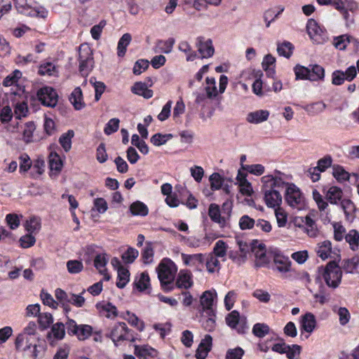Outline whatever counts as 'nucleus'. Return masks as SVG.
<instances>
[{
    "mask_svg": "<svg viewBox=\"0 0 359 359\" xmlns=\"http://www.w3.org/2000/svg\"><path fill=\"white\" fill-rule=\"evenodd\" d=\"M67 268L70 273H79L83 270V266L81 261L74 259L67 261Z\"/></svg>",
    "mask_w": 359,
    "mask_h": 359,
    "instance_id": "e2e57ef3",
    "label": "nucleus"
},
{
    "mask_svg": "<svg viewBox=\"0 0 359 359\" xmlns=\"http://www.w3.org/2000/svg\"><path fill=\"white\" fill-rule=\"evenodd\" d=\"M238 224L241 230H249L255 225V220L248 215H244L240 218Z\"/></svg>",
    "mask_w": 359,
    "mask_h": 359,
    "instance_id": "4d7b16f0",
    "label": "nucleus"
},
{
    "mask_svg": "<svg viewBox=\"0 0 359 359\" xmlns=\"http://www.w3.org/2000/svg\"><path fill=\"white\" fill-rule=\"evenodd\" d=\"M57 340H62L65 336V325L61 322H57L52 325L50 332L47 334V338L49 339L52 337Z\"/></svg>",
    "mask_w": 359,
    "mask_h": 359,
    "instance_id": "393cba45",
    "label": "nucleus"
},
{
    "mask_svg": "<svg viewBox=\"0 0 359 359\" xmlns=\"http://www.w3.org/2000/svg\"><path fill=\"white\" fill-rule=\"evenodd\" d=\"M119 316L127 320L131 326L135 327L140 332H142L144 330V323L140 320L135 313L127 311L125 313H121Z\"/></svg>",
    "mask_w": 359,
    "mask_h": 359,
    "instance_id": "a211bd4d",
    "label": "nucleus"
},
{
    "mask_svg": "<svg viewBox=\"0 0 359 359\" xmlns=\"http://www.w3.org/2000/svg\"><path fill=\"white\" fill-rule=\"evenodd\" d=\"M176 287L180 289L187 290L192 287L194 283L192 280V274L187 270H180L177 279H176Z\"/></svg>",
    "mask_w": 359,
    "mask_h": 359,
    "instance_id": "4468645a",
    "label": "nucleus"
},
{
    "mask_svg": "<svg viewBox=\"0 0 359 359\" xmlns=\"http://www.w3.org/2000/svg\"><path fill=\"white\" fill-rule=\"evenodd\" d=\"M332 158L330 155H326L323 158H320L317 162V166L313 168L314 170H318L320 172H324L328 168L332 166Z\"/></svg>",
    "mask_w": 359,
    "mask_h": 359,
    "instance_id": "de8ad7c7",
    "label": "nucleus"
},
{
    "mask_svg": "<svg viewBox=\"0 0 359 359\" xmlns=\"http://www.w3.org/2000/svg\"><path fill=\"white\" fill-rule=\"evenodd\" d=\"M205 264L208 271L212 273L215 271V268L219 266V261L217 257L212 254H208L205 256Z\"/></svg>",
    "mask_w": 359,
    "mask_h": 359,
    "instance_id": "09e8293b",
    "label": "nucleus"
},
{
    "mask_svg": "<svg viewBox=\"0 0 359 359\" xmlns=\"http://www.w3.org/2000/svg\"><path fill=\"white\" fill-rule=\"evenodd\" d=\"M353 38L347 34L340 35L334 39V46L336 48L342 50L346 49L347 44L351 42Z\"/></svg>",
    "mask_w": 359,
    "mask_h": 359,
    "instance_id": "37998d69",
    "label": "nucleus"
},
{
    "mask_svg": "<svg viewBox=\"0 0 359 359\" xmlns=\"http://www.w3.org/2000/svg\"><path fill=\"white\" fill-rule=\"evenodd\" d=\"M225 178L218 172H213L209 177L212 191L219 190L224 185Z\"/></svg>",
    "mask_w": 359,
    "mask_h": 359,
    "instance_id": "f704fd0d",
    "label": "nucleus"
},
{
    "mask_svg": "<svg viewBox=\"0 0 359 359\" xmlns=\"http://www.w3.org/2000/svg\"><path fill=\"white\" fill-rule=\"evenodd\" d=\"M131 92L135 95L142 96L145 99H149L153 96V90L149 89L145 83L135 82L131 88Z\"/></svg>",
    "mask_w": 359,
    "mask_h": 359,
    "instance_id": "412c9836",
    "label": "nucleus"
},
{
    "mask_svg": "<svg viewBox=\"0 0 359 359\" xmlns=\"http://www.w3.org/2000/svg\"><path fill=\"white\" fill-rule=\"evenodd\" d=\"M346 241L349 244L350 248L355 251L359 247V232L355 229H351L345 236Z\"/></svg>",
    "mask_w": 359,
    "mask_h": 359,
    "instance_id": "c756f323",
    "label": "nucleus"
},
{
    "mask_svg": "<svg viewBox=\"0 0 359 359\" xmlns=\"http://www.w3.org/2000/svg\"><path fill=\"white\" fill-rule=\"evenodd\" d=\"M294 49L293 44L289 41H285L283 43H278L277 44V52L280 56H283L289 59Z\"/></svg>",
    "mask_w": 359,
    "mask_h": 359,
    "instance_id": "cd10ccee",
    "label": "nucleus"
},
{
    "mask_svg": "<svg viewBox=\"0 0 359 359\" xmlns=\"http://www.w3.org/2000/svg\"><path fill=\"white\" fill-rule=\"evenodd\" d=\"M208 215L211 220L224 227L226 225V218L221 216L219 206L215 203H211L208 209Z\"/></svg>",
    "mask_w": 359,
    "mask_h": 359,
    "instance_id": "f3484780",
    "label": "nucleus"
},
{
    "mask_svg": "<svg viewBox=\"0 0 359 359\" xmlns=\"http://www.w3.org/2000/svg\"><path fill=\"white\" fill-rule=\"evenodd\" d=\"M149 65V60L146 59L137 60L133 66V72L135 75H140L142 72L148 69Z\"/></svg>",
    "mask_w": 359,
    "mask_h": 359,
    "instance_id": "bf43d9fd",
    "label": "nucleus"
},
{
    "mask_svg": "<svg viewBox=\"0 0 359 359\" xmlns=\"http://www.w3.org/2000/svg\"><path fill=\"white\" fill-rule=\"evenodd\" d=\"M310 67H304L301 65H297L294 67L296 80H309L310 81Z\"/></svg>",
    "mask_w": 359,
    "mask_h": 359,
    "instance_id": "4c0bfd02",
    "label": "nucleus"
},
{
    "mask_svg": "<svg viewBox=\"0 0 359 359\" xmlns=\"http://www.w3.org/2000/svg\"><path fill=\"white\" fill-rule=\"evenodd\" d=\"M93 332V327L88 325H79L77 334L76 336L79 340H85L88 339Z\"/></svg>",
    "mask_w": 359,
    "mask_h": 359,
    "instance_id": "6e6d98bb",
    "label": "nucleus"
},
{
    "mask_svg": "<svg viewBox=\"0 0 359 359\" xmlns=\"http://www.w3.org/2000/svg\"><path fill=\"white\" fill-rule=\"evenodd\" d=\"M49 168L51 170L60 172L62 170V161L57 153L51 151L48 156Z\"/></svg>",
    "mask_w": 359,
    "mask_h": 359,
    "instance_id": "2f4dec72",
    "label": "nucleus"
},
{
    "mask_svg": "<svg viewBox=\"0 0 359 359\" xmlns=\"http://www.w3.org/2000/svg\"><path fill=\"white\" fill-rule=\"evenodd\" d=\"M38 100L42 105L53 108L58 101V95L55 90L50 86H43L36 92Z\"/></svg>",
    "mask_w": 359,
    "mask_h": 359,
    "instance_id": "423d86ee",
    "label": "nucleus"
},
{
    "mask_svg": "<svg viewBox=\"0 0 359 359\" xmlns=\"http://www.w3.org/2000/svg\"><path fill=\"white\" fill-rule=\"evenodd\" d=\"M154 257V249L151 242H147L146 245L142 251V259L143 262L149 264L152 262Z\"/></svg>",
    "mask_w": 359,
    "mask_h": 359,
    "instance_id": "c03bdc74",
    "label": "nucleus"
},
{
    "mask_svg": "<svg viewBox=\"0 0 359 359\" xmlns=\"http://www.w3.org/2000/svg\"><path fill=\"white\" fill-rule=\"evenodd\" d=\"M339 251L338 252H333L336 255L337 257L332 261H330L325 266L318 267L319 276L323 278L327 287L332 289H336L339 287L341 282L342 271L341 267L339 266L340 261Z\"/></svg>",
    "mask_w": 359,
    "mask_h": 359,
    "instance_id": "f257e3e1",
    "label": "nucleus"
},
{
    "mask_svg": "<svg viewBox=\"0 0 359 359\" xmlns=\"http://www.w3.org/2000/svg\"><path fill=\"white\" fill-rule=\"evenodd\" d=\"M40 297L43 304L53 309H56L59 305L58 302L54 300L51 294L46 292L44 290H41Z\"/></svg>",
    "mask_w": 359,
    "mask_h": 359,
    "instance_id": "680f3d73",
    "label": "nucleus"
},
{
    "mask_svg": "<svg viewBox=\"0 0 359 359\" xmlns=\"http://www.w3.org/2000/svg\"><path fill=\"white\" fill-rule=\"evenodd\" d=\"M14 5L18 13L27 16L36 17L44 20L48 16V12L44 8H34V0H13Z\"/></svg>",
    "mask_w": 359,
    "mask_h": 359,
    "instance_id": "7ed1b4c3",
    "label": "nucleus"
},
{
    "mask_svg": "<svg viewBox=\"0 0 359 359\" xmlns=\"http://www.w3.org/2000/svg\"><path fill=\"white\" fill-rule=\"evenodd\" d=\"M177 271L176 264L169 258H164L157 266L158 278L164 292H169L174 289L171 284L175 280Z\"/></svg>",
    "mask_w": 359,
    "mask_h": 359,
    "instance_id": "f03ea898",
    "label": "nucleus"
},
{
    "mask_svg": "<svg viewBox=\"0 0 359 359\" xmlns=\"http://www.w3.org/2000/svg\"><path fill=\"white\" fill-rule=\"evenodd\" d=\"M134 286L140 292H144L150 286V278L147 271L140 273L138 280L134 282Z\"/></svg>",
    "mask_w": 359,
    "mask_h": 359,
    "instance_id": "72a5a7b5",
    "label": "nucleus"
},
{
    "mask_svg": "<svg viewBox=\"0 0 359 359\" xmlns=\"http://www.w3.org/2000/svg\"><path fill=\"white\" fill-rule=\"evenodd\" d=\"M316 318L313 313L306 312L304 315L302 316L300 320L301 329L304 331L311 333L313 332L316 327Z\"/></svg>",
    "mask_w": 359,
    "mask_h": 359,
    "instance_id": "dca6fc26",
    "label": "nucleus"
},
{
    "mask_svg": "<svg viewBox=\"0 0 359 359\" xmlns=\"http://www.w3.org/2000/svg\"><path fill=\"white\" fill-rule=\"evenodd\" d=\"M264 201L268 208L280 206L282 203V196L278 189H264Z\"/></svg>",
    "mask_w": 359,
    "mask_h": 359,
    "instance_id": "ddd939ff",
    "label": "nucleus"
},
{
    "mask_svg": "<svg viewBox=\"0 0 359 359\" xmlns=\"http://www.w3.org/2000/svg\"><path fill=\"white\" fill-rule=\"evenodd\" d=\"M138 250L134 248L129 247L128 250L122 255L121 258L126 264H132L138 257Z\"/></svg>",
    "mask_w": 359,
    "mask_h": 359,
    "instance_id": "864d4df0",
    "label": "nucleus"
},
{
    "mask_svg": "<svg viewBox=\"0 0 359 359\" xmlns=\"http://www.w3.org/2000/svg\"><path fill=\"white\" fill-rule=\"evenodd\" d=\"M239 187L240 192L243 195L250 196L253 193L251 183L247 180L246 175H243V180H241L239 184Z\"/></svg>",
    "mask_w": 359,
    "mask_h": 359,
    "instance_id": "338daca9",
    "label": "nucleus"
},
{
    "mask_svg": "<svg viewBox=\"0 0 359 359\" xmlns=\"http://www.w3.org/2000/svg\"><path fill=\"white\" fill-rule=\"evenodd\" d=\"M310 81H323L325 79V69L317 64L310 65Z\"/></svg>",
    "mask_w": 359,
    "mask_h": 359,
    "instance_id": "bb28decb",
    "label": "nucleus"
},
{
    "mask_svg": "<svg viewBox=\"0 0 359 359\" xmlns=\"http://www.w3.org/2000/svg\"><path fill=\"white\" fill-rule=\"evenodd\" d=\"M183 263L186 266H194L197 271H202L205 260V254L197 253L187 255L182 253L181 255Z\"/></svg>",
    "mask_w": 359,
    "mask_h": 359,
    "instance_id": "9d476101",
    "label": "nucleus"
},
{
    "mask_svg": "<svg viewBox=\"0 0 359 359\" xmlns=\"http://www.w3.org/2000/svg\"><path fill=\"white\" fill-rule=\"evenodd\" d=\"M156 350L148 345L135 346V355L140 359H149L155 356Z\"/></svg>",
    "mask_w": 359,
    "mask_h": 359,
    "instance_id": "b1692460",
    "label": "nucleus"
},
{
    "mask_svg": "<svg viewBox=\"0 0 359 359\" xmlns=\"http://www.w3.org/2000/svg\"><path fill=\"white\" fill-rule=\"evenodd\" d=\"M69 100L76 110H81L86 105L83 102V93L80 87H76L74 89Z\"/></svg>",
    "mask_w": 359,
    "mask_h": 359,
    "instance_id": "5701e85b",
    "label": "nucleus"
},
{
    "mask_svg": "<svg viewBox=\"0 0 359 359\" xmlns=\"http://www.w3.org/2000/svg\"><path fill=\"white\" fill-rule=\"evenodd\" d=\"M175 43V40L174 38H169L165 41L158 40L156 43V47L158 48L161 53L168 54L172 52Z\"/></svg>",
    "mask_w": 359,
    "mask_h": 359,
    "instance_id": "e433bc0d",
    "label": "nucleus"
},
{
    "mask_svg": "<svg viewBox=\"0 0 359 359\" xmlns=\"http://www.w3.org/2000/svg\"><path fill=\"white\" fill-rule=\"evenodd\" d=\"M196 46L201 58H209L214 55L215 48L211 39L204 41V37L198 36L196 39Z\"/></svg>",
    "mask_w": 359,
    "mask_h": 359,
    "instance_id": "f8f14e48",
    "label": "nucleus"
},
{
    "mask_svg": "<svg viewBox=\"0 0 359 359\" xmlns=\"http://www.w3.org/2000/svg\"><path fill=\"white\" fill-rule=\"evenodd\" d=\"M38 323L41 330H46L53 323V318L51 313H41L38 316Z\"/></svg>",
    "mask_w": 359,
    "mask_h": 359,
    "instance_id": "a18cd8bd",
    "label": "nucleus"
},
{
    "mask_svg": "<svg viewBox=\"0 0 359 359\" xmlns=\"http://www.w3.org/2000/svg\"><path fill=\"white\" fill-rule=\"evenodd\" d=\"M20 247L22 248H28L33 246L36 243V238L33 236V233H28L27 234L22 236L19 239Z\"/></svg>",
    "mask_w": 359,
    "mask_h": 359,
    "instance_id": "69168bd1",
    "label": "nucleus"
},
{
    "mask_svg": "<svg viewBox=\"0 0 359 359\" xmlns=\"http://www.w3.org/2000/svg\"><path fill=\"white\" fill-rule=\"evenodd\" d=\"M116 286L120 289L124 288L130 280V271L127 268L118 269L117 271Z\"/></svg>",
    "mask_w": 359,
    "mask_h": 359,
    "instance_id": "473e14b6",
    "label": "nucleus"
},
{
    "mask_svg": "<svg viewBox=\"0 0 359 359\" xmlns=\"http://www.w3.org/2000/svg\"><path fill=\"white\" fill-rule=\"evenodd\" d=\"M127 329V325L124 322H118L111 327L106 334V337L109 338L114 342L115 346H118L121 341H124V334Z\"/></svg>",
    "mask_w": 359,
    "mask_h": 359,
    "instance_id": "0eeeda50",
    "label": "nucleus"
},
{
    "mask_svg": "<svg viewBox=\"0 0 359 359\" xmlns=\"http://www.w3.org/2000/svg\"><path fill=\"white\" fill-rule=\"evenodd\" d=\"M271 253L275 264V266L273 267V270H277L280 273H286L291 270L292 262L289 257L282 255L278 250L273 251Z\"/></svg>",
    "mask_w": 359,
    "mask_h": 359,
    "instance_id": "1a4fd4ad",
    "label": "nucleus"
},
{
    "mask_svg": "<svg viewBox=\"0 0 359 359\" xmlns=\"http://www.w3.org/2000/svg\"><path fill=\"white\" fill-rule=\"evenodd\" d=\"M74 136L73 130H68L66 133H62L59 138L60 144L65 151L68 152L72 148V139Z\"/></svg>",
    "mask_w": 359,
    "mask_h": 359,
    "instance_id": "c85d7f7f",
    "label": "nucleus"
},
{
    "mask_svg": "<svg viewBox=\"0 0 359 359\" xmlns=\"http://www.w3.org/2000/svg\"><path fill=\"white\" fill-rule=\"evenodd\" d=\"M93 58V50L87 44H81L79 48V62H83Z\"/></svg>",
    "mask_w": 359,
    "mask_h": 359,
    "instance_id": "79ce46f5",
    "label": "nucleus"
},
{
    "mask_svg": "<svg viewBox=\"0 0 359 359\" xmlns=\"http://www.w3.org/2000/svg\"><path fill=\"white\" fill-rule=\"evenodd\" d=\"M120 121L117 118H111L105 125L104 132L106 135H110L118 130Z\"/></svg>",
    "mask_w": 359,
    "mask_h": 359,
    "instance_id": "13d9d810",
    "label": "nucleus"
},
{
    "mask_svg": "<svg viewBox=\"0 0 359 359\" xmlns=\"http://www.w3.org/2000/svg\"><path fill=\"white\" fill-rule=\"evenodd\" d=\"M217 297L215 290H206L203 292L200 297V304L203 312H205L208 316L213 315L215 313L212 308L214 299Z\"/></svg>",
    "mask_w": 359,
    "mask_h": 359,
    "instance_id": "6e6552de",
    "label": "nucleus"
},
{
    "mask_svg": "<svg viewBox=\"0 0 359 359\" xmlns=\"http://www.w3.org/2000/svg\"><path fill=\"white\" fill-rule=\"evenodd\" d=\"M240 313L234 310L229 313L226 317V323L229 327L236 329L239 324Z\"/></svg>",
    "mask_w": 359,
    "mask_h": 359,
    "instance_id": "8fccbe9b",
    "label": "nucleus"
},
{
    "mask_svg": "<svg viewBox=\"0 0 359 359\" xmlns=\"http://www.w3.org/2000/svg\"><path fill=\"white\" fill-rule=\"evenodd\" d=\"M94 67V58L85 60L83 62H80L79 71L82 76L86 77L89 73L93 70Z\"/></svg>",
    "mask_w": 359,
    "mask_h": 359,
    "instance_id": "3c124183",
    "label": "nucleus"
},
{
    "mask_svg": "<svg viewBox=\"0 0 359 359\" xmlns=\"http://www.w3.org/2000/svg\"><path fill=\"white\" fill-rule=\"evenodd\" d=\"M319 5H332L344 15L346 21H353V18H349L348 10L354 11L358 9V4L353 0H316Z\"/></svg>",
    "mask_w": 359,
    "mask_h": 359,
    "instance_id": "20e7f679",
    "label": "nucleus"
},
{
    "mask_svg": "<svg viewBox=\"0 0 359 359\" xmlns=\"http://www.w3.org/2000/svg\"><path fill=\"white\" fill-rule=\"evenodd\" d=\"M41 227V219L37 217H32L25 224V230L30 233H36Z\"/></svg>",
    "mask_w": 359,
    "mask_h": 359,
    "instance_id": "7c9ffc66",
    "label": "nucleus"
},
{
    "mask_svg": "<svg viewBox=\"0 0 359 359\" xmlns=\"http://www.w3.org/2000/svg\"><path fill=\"white\" fill-rule=\"evenodd\" d=\"M306 31L310 39L316 43L325 41L326 30L320 24H306Z\"/></svg>",
    "mask_w": 359,
    "mask_h": 359,
    "instance_id": "9b49d317",
    "label": "nucleus"
},
{
    "mask_svg": "<svg viewBox=\"0 0 359 359\" xmlns=\"http://www.w3.org/2000/svg\"><path fill=\"white\" fill-rule=\"evenodd\" d=\"M131 35L128 33L124 34L118 42L117 55L118 57H123L126 52L127 46L131 41Z\"/></svg>",
    "mask_w": 359,
    "mask_h": 359,
    "instance_id": "c9c22d12",
    "label": "nucleus"
},
{
    "mask_svg": "<svg viewBox=\"0 0 359 359\" xmlns=\"http://www.w3.org/2000/svg\"><path fill=\"white\" fill-rule=\"evenodd\" d=\"M243 355V349L238 346L233 349H229L226 351V359H242Z\"/></svg>",
    "mask_w": 359,
    "mask_h": 359,
    "instance_id": "774afa93",
    "label": "nucleus"
},
{
    "mask_svg": "<svg viewBox=\"0 0 359 359\" xmlns=\"http://www.w3.org/2000/svg\"><path fill=\"white\" fill-rule=\"evenodd\" d=\"M289 348H286V357L288 359H299L302 351V346L297 344L289 345Z\"/></svg>",
    "mask_w": 359,
    "mask_h": 359,
    "instance_id": "052dcab7",
    "label": "nucleus"
},
{
    "mask_svg": "<svg viewBox=\"0 0 359 359\" xmlns=\"http://www.w3.org/2000/svg\"><path fill=\"white\" fill-rule=\"evenodd\" d=\"M171 327L170 323H155L153 325V328L159 333L161 339H164L171 332Z\"/></svg>",
    "mask_w": 359,
    "mask_h": 359,
    "instance_id": "5fc2aeb1",
    "label": "nucleus"
},
{
    "mask_svg": "<svg viewBox=\"0 0 359 359\" xmlns=\"http://www.w3.org/2000/svg\"><path fill=\"white\" fill-rule=\"evenodd\" d=\"M332 169L333 177L339 182L350 180L351 176L355 178V181H358L359 179V175L358 173L353 172L350 174L340 165H333Z\"/></svg>",
    "mask_w": 359,
    "mask_h": 359,
    "instance_id": "2eb2a0df",
    "label": "nucleus"
},
{
    "mask_svg": "<svg viewBox=\"0 0 359 359\" xmlns=\"http://www.w3.org/2000/svg\"><path fill=\"white\" fill-rule=\"evenodd\" d=\"M254 252L257 259L255 263V268L266 266L269 263V258L266 256L264 244H259L258 245V250Z\"/></svg>",
    "mask_w": 359,
    "mask_h": 359,
    "instance_id": "4be33fe9",
    "label": "nucleus"
},
{
    "mask_svg": "<svg viewBox=\"0 0 359 359\" xmlns=\"http://www.w3.org/2000/svg\"><path fill=\"white\" fill-rule=\"evenodd\" d=\"M343 191L338 187L332 186L329 188L325 194V198L331 204L337 205L342 201Z\"/></svg>",
    "mask_w": 359,
    "mask_h": 359,
    "instance_id": "aec40b11",
    "label": "nucleus"
},
{
    "mask_svg": "<svg viewBox=\"0 0 359 359\" xmlns=\"http://www.w3.org/2000/svg\"><path fill=\"white\" fill-rule=\"evenodd\" d=\"M131 214L134 216L145 217L149 213V209L146 204L140 201H136L129 207Z\"/></svg>",
    "mask_w": 359,
    "mask_h": 359,
    "instance_id": "a878e982",
    "label": "nucleus"
},
{
    "mask_svg": "<svg viewBox=\"0 0 359 359\" xmlns=\"http://www.w3.org/2000/svg\"><path fill=\"white\" fill-rule=\"evenodd\" d=\"M25 129L23 130V139L27 143L32 142L33 133L36 128L35 124L33 121L27 122L25 125Z\"/></svg>",
    "mask_w": 359,
    "mask_h": 359,
    "instance_id": "603ef678",
    "label": "nucleus"
},
{
    "mask_svg": "<svg viewBox=\"0 0 359 359\" xmlns=\"http://www.w3.org/2000/svg\"><path fill=\"white\" fill-rule=\"evenodd\" d=\"M269 111L268 110H257L252 112H250L246 120L248 122L253 124H259L266 121L269 116Z\"/></svg>",
    "mask_w": 359,
    "mask_h": 359,
    "instance_id": "6ab92c4d",
    "label": "nucleus"
},
{
    "mask_svg": "<svg viewBox=\"0 0 359 359\" xmlns=\"http://www.w3.org/2000/svg\"><path fill=\"white\" fill-rule=\"evenodd\" d=\"M173 137L172 134L167 133L162 134L160 133H156L152 135L150 138V142L156 147H160L166 144V142L172 139Z\"/></svg>",
    "mask_w": 359,
    "mask_h": 359,
    "instance_id": "ea45409f",
    "label": "nucleus"
},
{
    "mask_svg": "<svg viewBox=\"0 0 359 359\" xmlns=\"http://www.w3.org/2000/svg\"><path fill=\"white\" fill-rule=\"evenodd\" d=\"M252 332L255 337L263 338L269 334L270 327L266 323H257L253 325Z\"/></svg>",
    "mask_w": 359,
    "mask_h": 359,
    "instance_id": "58836bf2",
    "label": "nucleus"
},
{
    "mask_svg": "<svg viewBox=\"0 0 359 359\" xmlns=\"http://www.w3.org/2000/svg\"><path fill=\"white\" fill-rule=\"evenodd\" d=\"M285 200L290 206L299 210L304 205L303 194L299 188L293 183L288 184L285 189Z\"/></svg>",
    "mask_w": 359,
    "mask_h": 359,
    "instance_id": "39448f33",
    "label": "nucleus"
},
{
    "mask_svg": "<svg viewBox=\"0 0 359 359\" xmlns=\"http://www.w3.org/2000/svg\"><path fill=\"white\" fill-rule=\"evenodd\" d=\"M284 11V8H273L265 11L264 19L265 22H272L276 20L278 16Z\"/></svg>",
    "mask_w": 359,
    "mask_h": 359,
    "instance_id": "49530a36",
    "label": "nucleus"
},
{
    "mask_svg": "<svg viewBox=\"0 0 359 359\" xmlns=\"http://www.w3.org/2000/svg\"><path fill=\"white\" fill-rule=\"evenodd\" d=\"M242 168L257 176L262 175L264 172V167L261 164L242 165Z\"/></svg>",
    "mask_w": 359,
    "mask_h": 359,
    "instance_id": "0e129e2a",
    "label": "nucleus"
},
{
    "mask_svg": "<svg viewBox=\"0 0 359 359\" xmlns=\"http://www.w3.org/2000/svg\"><path fill=\"white\" fill-rule=\"evenodd\" d=\"M318 255L323 259L325 260L330 257L332 253V243L330 241H323L318 247L317 250Z\"/></svg>",
    "mask_w": 359,
    "mask_h": 359,
    "instance_id": "a19ab883",
    "label": "nucleus"
}]
</instances>
